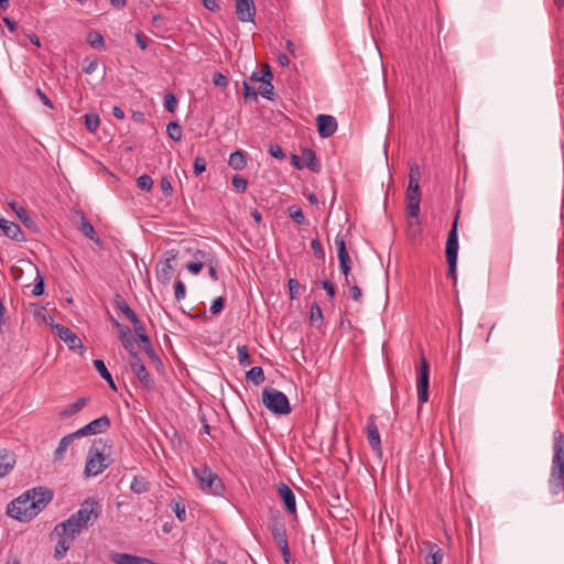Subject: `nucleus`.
I'll use <instances>...</instances> for the list:
<instances>
[{
    "mask_svg": "<svg viewBox=\"0 0 564 564\" xmlns=\"http://www.w3.org/2000/svg\"><path fill=\"white\" fill-rule=\"evenodd\" d=\"M242 87H243V96L247 100L248 99L257 100L258 93L256 91L253 86H251L248 82L245 80L242 84Z\"/></svg>",
    "mask_w": 564,
    "mask_h": 564,
    "instance_id": "864d4df0",
    "label": "nucleus"
},
{
    "mask_svg": "<svg viewBox=\"0 0 564 564\" xmlns=\"http://www.w3.org/2000/svg\"><path fill=\"white\" fill-rule=\"evenodd\" d=\"M269 529L271 531L272 538L280 549L284 561L289 562V557L291 556L285 523L283 519L279 514H272L269 519Z\"/></svg>",
    "mask_w": 564,
    "mask_h": 564,
    "instance_id": "0eeeda50",
    "label": "nucleus"
},
{
    "mask_svg": "<svg viewBox=\"0 0 564 564\" xmlns=\"http://www.w3.org/2000/svg\"><path fill=\"white\" fill-rule=\"evenodd\" d=\"M77 518L70 516L67 520L58 523L54 528L55 534H63L70 538V540H75L76 536L79 535L83 529H86L79 521H76Z\"/></svg>",
    "mask_w": 564,
    "mask_h": 564,
    "instance_id": "ddd939ff",
    "label": "nucleus"
},
{
    "mask_svg": "<svg viewBox=\"0 0 564 564\" xmlns=\"http://www.w3.org/2000/svg\"><path fill=\"white\" fill-rule=\"evenodd\" d=\"M247 380L253 382L256 386L261 384L265 377L263 369L261 367H252L249 371L246 373Z\"/></svg>",
    "mask_w": 564,
    "mask_h": 564,
    "instance_id": "72a5a7b5",
    "label": "nucleus"
},
{
    "mask_svg": "<svg viewBox=\"0 0 564 564\" xmlns=\"http://www.w3.org/2000/svg\"><path fill=\"white\" fill-rule=\"evenodd\" d=\"M99 123L100 119L97 113H87L85 116V124L89 131H96V129L99 127Z\"/></svg>",
    "mask_w": 564,
    "mask_h": 564,
    "instance_id": "79ce46f5",
    "label": "nucleus"
},
{
    "mask_svg": "<svg viewBox=\"0 0 564 564\" xmlns=\"http://www.w3.org/2000/svg\"><path fill=\"white\" fill-rule=\"evenodd\" d=\"M145 354L148 355L149 359L151 360V362L153 364V366L156 369H160V368L163 367V364H162L160 357L154 351L153 347L148 349V350H145Z\"/></svg>",
    "mask_w": 564,
    "mask_h": 564,
    "instance_id": "bf43d9fd",
    "label": "nucleus"
},
{
    "mask_svg": "<svg viewBox=\"0 0 564 564\" xmlns=\"http://www.w3.org/2000/svg\"><path fill=\"white\" fill-rule=\"evenodd\" d=\"M166 131L169 137L174 141H180L182 139V128L177 122H170L166 127Z\"/></svg>",
    "mask_w": 564,
    "mask_h": 564,
    "instance_id": "ea45409f",
    "label": "nucleus"
},
{
    "mask_svg": "<svg viewBox=\"0 0 564 564\" xmlns=\"http://www.w3.org/2000/svg\"><path fill=\"white\" fill-rule=\"evenodd\" d=\"M213 83L218 87H226L228 85V79L221 73L216 72L213 76Z\"/></svg>",
    "mask_w": 564,
    "mask_h": 564,
    "instance_id": "0e129e2a",
    "label": "nucleus"
},
{
    "mask_svg": "<svg viewBox=\"0 0 564 564\" xmlns=\"http://www.w3.org/2000/svg\"><path fill=\"white\" fill-rule=\"evenodd\" d=\"M187 251L193 254L196 262H200L203 265L210 264V261L214 260L213 254L205 250L196 249L193 251L188 248Z\"/></svg>",
    "mask_w": 564,
    "mask_h": 564,
    "instance_id": "f704fd0d",
    "label": "nucleus"
},
{
    "mask_svg": "<svg viewBox=\"0 0 564 564\" xmlns=\"http://www.w3.org/2000/svg\"><path fill=\"white\" fill-rule=\"evenodd\" d=\"M44 293V278L39 273V270H36V279L35 284L32 290V294L34 296H41Z\"/></svg>",
    "mask_w": 564,
    "mask_h": 564,
    "instance_id": "de8ad7c7",
    "label": "nucleus"
},
{
    "mask_svg": "<svg viewBox=\"0 0 564 564\" xmlns=\"http://www.w3.org/2000/svg\"><path fill=\"white\" fill-rule=\"evenodd\" d=\"M78 438L76 435H74V432L70 434L65 435L58 443V446L53 453V460L54 462H61L64 459L65 453L68 448V446Z\"/></svg>",
    "mask_w": 564,
    "mask_h": 564,
    "instance_id": "5701e85b",
    "label": "nucleus"
},
{
    "mask_svg": "<svg viewBox=\"0 0 564 564\" xmlns=\"http://www.w3.org/2000/svg\"><path fill=\"white\" fill-rule=\"evenodd\" d=\"M269 153L275 158V159H279V160H282L285 158V154L282 150V148L278 144H270L269 147Z\"/></svg>",
    "mask_w": 564,
    "mask_h": 564,
    "instance_id": "680f3d73",
    "label": "nucleus"
},
{
    "mask_svg": "<svg viewBox=\"0 0 564 564\" xmlns=\"http://www.w3.org/2000/svg\"><path fill=\"white\" fill-rule=\"evenodd\" d=\"M110 427V419L108 415H101L98 419L93 420L85 426L74 432L78 438L88 435H96L100 433H105Z\"/></svg>",
    "mask_w": 564,
    "mask_h": 564,
    "instance_id": "9b49d317",
    "label": "nucleus"
},
{
    "mask_svg": "<svg viewBox=\"0 0 564 564\" xmlns=\"http://www.w3.org/2000/svg\"><path fill=\"white\" fill-rule=\"evenodd\" d=\"M206 171V161L203 156H196L194 160V173L196 175Z\"/></svg>",
    "mask_w": 564,
    "mask_h": 564,
    "instance_id": "13d9d810",
    "label": "nucleus"
},
{
    "mask_svg": "<svg viewBox=\"0 0 564 564\" xmlns=\"http://www.w3.org/2000/svg\"><path fill=\"white\" fill-rule=\"evenodd\" d=\"M429 553L425 557L426 564H442L443 550L437 544L427 543Z\"/></svg>",
    "mask_w": 564,
    "mask_h": 564,
    "instance_id": "c85d7f7f",
    "label": "nucleus"
},
{
    "mask_svg": "<svg viewBox=\"0 0 564 564\" xmlns=\"http://www.w3.org/2000/svg\"><path fill=\"white\" fill-rule=\"evenodd\" d=\"M549 487L553 495L564 491V433L561 430L553 432V458Z\"/></svg>",
    "mask_w": 564,
    "mask_h": 564,
    "instance_id": "f03ea898",
    "label": "nucleus"
},
{
    "mask_svg": "<svg viewBox=\"0 0 564 564\" xmlns=\"http://www.w3.org/2000/svg\"><path fill=\"white\" fill-rule=\"evenodd\" d=\"M15 465L14 453L8 449H0V478L4 477L12 470Z\"/></svg>",
    "mask_w": 564,
    "mask_h": 564,
    "instance_id": "4be33fe9",
    "label": "nucleus"
},
{
    "mask_svg": "<svg viewBox=\"0 0 564 564\" xmlns=\"http://www.w3.org/2000/svg\"><path fill=\"white\" fill-rule=\"evenodd\" d=\"M52 329L61 340L67 344L70 350L84 348L80 338L70 328L62 324H55Z\"/></svg>",
    "mask_w": 564,
    "mask_h": 564,
    "instance_id": "f8f14e48",
    "label": "nucleus"
},
{
    "mask_svg": "<svg viewBox=\"0 0 564 564\" xmlns=\"http://www.w3.org/2000/svg\"><path fill=\"white\" fill-rule=\"evenodd\" d=\"M172 509L176 516V518L184 522L186 520V508L182 502L172 501Z\"/></svg>",
    "mask_w": 564,
    "mask_h": 564,
    "instance_id": "a18cd8bd",
    "label": "nucleus"
},
{
    "mask_svg": "<svg viewBox=\"0 0 564 564\" xmlns=\"http://www.w3.org/2000/svg\"><path fill=\"white\" fill-rule=\"evenodd\" d=\"M310 322H311V324L317 325V326L323 324V313H322V308L317 302H314L311 305Z\"/></svg>",
    "mask_w": 564,
    "mask_h": 564,
    "instance_id": "e433bc0d",
    "label": "nucleus"
},
{
    "mask_svg": "<svg viewBox=\"0 0 564 564\" xmlns=\"http://www.w3.org/2000/svg\"><path fill=\"white\" fill-rule=\"evenodd\" d=\"M87 42L88 44L96 50H104L105 48V41L102 35L98 31H89L87 33Z\"/></svg>",
    "mask_w": 564,
    "mask_h": 564,
    "instance_id": "473e14b6",
    "label": "nucleus"
},
{
    "mask_svg": "<svg viewBox=\"0 0 564 564\" xmlns=\"http://www.w3.org/2000/svg\"><path fill=\"white\" fill-rule=\"evenodd\" d=\"M311 248L314 252V256L317 258V259H321L323 260L325 258V252H324V249L319 242V240L316 238V239H313L311 241Z\"/></svg>",
    "mask_w": 564,
    "mask_h": 564,
    "instance_id": "5fc2aeb1",
    "label": "nucleus"
},
{
    "mask_svg": "<svg viewBox=\"0 0 564 564\" xmlns=\"http://www.w3.org/2000/svg\"><path fill=\"white\" fill-rule=\"evenodd\" d=\"M112 323L113 325L119 329V333H120V340L123 341L124 339H129L131 337H133L131 335V332H130V328L126 325H122L121 323H119L118 321L116 319H112Z\"/></svg>",
    "mask_w": 564,
    "mask_h": 564,
    "instance_id": "3c124183",
    "label": "nucleus"
},
{
    "mask_svg": "<svg viewBox=\"0 0 564 564\" xmlns=\"http://www.w3.org/2000/svg\"><path fill=\"white\" fill-rule=\"evenodd\" d=\"M228 164L234 170L240 171L246 167L247 159L242 151L237 150L229 156Z\"/></svg>",
    "mask_w": 564,
    "mask_h": 564,
    "instance_id": "7c9ffc66",
    "label": "nucleus"
},
{
    "mask_svg": "<svg viewBox=\"0 0 564 564\" xmlns=\"http://www.w3.org/2000/svg\"><path fill=\"white\" fill-rule=\"evenodd\" d=\"M278 494L284 503L285 510L291 514H295L296 502L292 489L286 484L280 482L278 485Z\"/></svg>",
    "mask_w": 564,
    "mask_h": 564,
    "instance_id": "aec40b11",
    "label": "nucleus"
},
{
    "mask_svg": "<svg viewBox=\"0 0 564 564\" xmlns=\"http://www.w3.org/2000/svg\"><path fill=\"white\" fill-rule=\"evenodd\" d=\"M52 498L53 494L47 488L30 489L8 505L7 513L21 522L30 521L46 507Z\"/></svg>",
    "mask_w": 564,
    "mask_h": 564,
    "instance_id": "f257e3e1",
    "label": "nucleus"
},
{
    "mask_svg": "<svg viewBox=\"0 0 564 564\" xmlns=\"http://www.w3.org/2000/svg\"><path fill=\"white\" fill-rule=\"evenodd\" d=\"M366 434H367V440H368L370 447L373 449V452L377 454L378 457H381V455H382L381 438H380V433H379L378 426L375 422L373 415H371L368 419L367 426H366Z\"/></svg>",
    "mask_w": 564,
    "mask_h": 564,
    "instance_id": "4468645a",
    "label": "nucleus"
},
{
    "mask_svg": "<svg viewBox=\"0 0 564 564\" xmlns=\"http://www.w3.org/2000/svg\"><path fill=\"white\" fill-rule=\"evenodd\" d=\"M225 302H226L225 297H223V296L216 297L210 305V308H209L210 313L213 315H218L224 310Z\"/></svg>",
    "mask_w": 564,
    "mask_h": 564,
    "instance_id": "09e8293b",
    "label": "nucleus"
},
{
    "mask_svg": "<svg viewBox=\"0 0 564 564\" xmlns=\"http://www.w3.org/2000/svg\"><path fill=\"white\" fill-rule=\"evenodd\" d=\"M113 304L129 321H137V314L120 294H115Z\"/></svg>",
    "mask_w": 564,
    "mask_h": 564,
    "instance_id": "cd10ccee",
    "label": "nucleus"
},
{
    "mask_svg": "<svg viewBox=\"0 0 564 564\" xmlns=\"http://www.w3.org/2000/svg\"><path fill=\"white\" fill-rule=\"evenodd\" d=\"M335 245L337 247V254L339 260V267L345 278H348V273L351 270V259L346 248L345 240L341 236H336Z\"/></svg>",
    "mask_w": 564,
    "mask_h": 564,
    "instance_id": "2eb2a0df",
    "label": "nucleus"
},
{
    "mask_svg": "<svg viewBox=\"0 0 564 564\" xmlns=\"http://www.w3.org/2000/svg\"><path fill=\"white\" fill-rule=\"evenodd\" d=\"M0 228L4 232V235L15 241H22L24 240L23 232L20 228V226L13 221H9L7 219H1L0 221Z\"/></svg>",
    "mask_w": 564,
    "mask_h": 564,
    "instance_id": "412c9836",
    "label": "nucleus"
},
{
    "mask_svg": "<svg viewBox=\"0 0 564 564\" xmlns=\"http://www.w3.org/2000/svg\"><path fill=\"white\" fill-rule=\"evenodd\" d=\"M317 131L322 138L332 137L337 130V121L333 116L318 115L316 118Z\"/></svg>",
    "mask_w": 564,
    "mask_h": 564,
    "instance_id": "f3484780",
    "label": "nucleus"
},
{
    "mask_svg": "<svg viewBox=\"0 0 564 564\" xmlns=\"http://www.w3.org/2000/svg\"><path fill=\"white\" fill-rule=\"evenodd\" d=\"M130 489L137 494V495H141V494H144L147 491H149L150 489V484L149 481L145 479V477L143 476H134L132 478V481L130 484Z\"/></svg>",
    "mask_w": 564,
    "mask_h": 564,
    "instance_id": "2f4dec72",
    "label": "nucleus"
},
{
    "mask_svg": "<svg viewBox=\"0 0 564 564\" xmlns=\"http://www.w3.org/2000/svg\"><path fill=\"white\" fill-rule=\"evenodd\" d=\"M429 383L430 365L426 358L422 356L416 379L417 399L420 403H425L429 400Z\"/></svg>",
    "mask_w": 564,
    "mask_h": 564,
    "instance_id": "1a4fd4ad",
    "label": "nucleus"
},
{
    "mask_svg": "<svg viewBox=\"0 0 564 564\" xmlns=\"http://www.w3.org/2000/svg\"><path fill=\"white\" fill-rule=\"evenodd\" d=\"M170 257L165 259V261L160 262L156 267V276L159 281L164 284L170 283L173 273V267L171 261L174 260L177 256V252L174 250L169 251Z\"/></svg>",
    "mask_w": 564,
    "mask_h": 564,
    "instance_id": "a211bd4d",
    "label": "nucleus"
},
{
    "mask_svg": "<svg viewBox=\"0 0 564 564\" xmlns=\"http://www.w3.org/2000/svg\"><path fill=\"white\" fill-rule=\"evenodd\" d=\"M289 216L299 225H302L305 223V216L302 212V209L296 205H291L288 208Z\"/></svg>",
    "mask_w": 564,
    "mask_h": 564,
    "instance_id": "a19ab883",
    "label": "nucleus"
},
{
    "mask_svg": "<svg viewBox=\"0 0 564 564\" xmlns=\"http://www.w3.org/2000/svg\"><path fill=\"white\" fill-rule=\"evenodd\" d=\"M421 172L416 162L409 165V184L405 193L406 216L417 218L420 216L421 189H420Z\"/></svg>",
    "mask_w": 564,
    "mask_h": 564,
    "instance_id": "20e7f679",
    "label": "nucleus"
},
{
    "mask_svg": "<svg viewBox=\"0 0 564 564\" xmlns=\"http://www.w3.org/2000/svg\"><path fill=\"white\" fill-rule=\"evenodd\" d=\"M89 402V398L82 397L78 398L74 403L67 405L61 413V417H70L74 414L78 413L83 408H85Z\"/></svg>",
    "mask_w": 564,
    "mask_h": 564,
    "instance_id": "b1692460",
    "label": "nucleus"
},
{
    "mask_svg": "<svg viewBox=\"0 0 564 564\" xmlns=\"http://www.w3.org/2000/svg\"><path fill=\"white\" fill-rule=\"evenodd\" d=\"M272 79H269V78H265L259 86V91L258 94H260L262 97L269 99V100H272L273 99V90H274V87L271 83Z\"/></svg>",
    "mask_w": 564,
    "mask_h": 564,
    "instance_id": "58836bf2",
    "label": "nucleus"
},
{
    "mask_svg": "<svg viewBox=\"0 0 564 564\" xmlns=\"http://www.w3.org/2000/svg\"><path fill=\"white\" fill-rule=\"evenodd\" d=\"M111 462L110 445L101 438L95 440L87 453L84 474L86 477H95L108 468Z\"/></svg>",
    "mask_w": 564,
    "mask_h": 564,
    "instance_id": "7ed1b4c3",
    "label": "nucleus"
},
{
    "mask_svg": "<svg viewBox=\"0 0 564 564\" xmlns=\"http://www.w3.org/2000/svg\"><path fill=\"white\" fill-rule=\"evenodd\" d=\"M232 186L238 191V192H246L247 189V186H248V181L239 175H235L232 177Z\"/></svg>",
    "mask_w": 564,
    "mask_h": 564,
    "instance_id": "603ef678",
    "label": "nucleus"
},
{
    "mask_svg": "<svg viewBox=\"0 0 564 564\" xmlns=\"http://www.w3.org/2000/svg\"><path fill=\"white\" fill-rule=\"evenodd\" d=\"M174 289H175V299L177 301L183 300L186 294L185 284L181 280H177L175 282Z\"/></svg>",
    "mask_w": 564,
    "mask_h": 564,
    "instance_id": "052dcab7",
    "label": "nucleus"
},
{
    "mask_svg": "<svg viewBox=\"0 0 564 564\" xmlns=\"http://www.w3.org/2000/svg\"><path fill=\"white\" fill-rule=\"evenodd\" d=\"M409 218H410V220H409V232L412 236H415L417 232H420L419 217L417 218L409 217Z\"/></svg>",
    "mask_w": 564,
    "mask_h": 564,
    "instance_id": "69168bd1",
    "label": "nucleus"
},
{
    "mask_svg": "<svg viewBox=\"0 0 564 564\" xmlns=\"http://www.w3.org/2000/svg\"><path fill=\"white\" fill-rule=\"evenodd\" d=\"M129 366L144 389L148 391H153L155 389L154 380L147 371L139 355H132V360H129Z\"/></svg>",
    "mask_w": 564,
    "mask_h": 564,
    "instance_id": "9d476101",
    "label": "nucleus"
},
{
    "mask_svg": "<svg viewBox=\"0 0 564 564\" xmlns=\"http://www.w3.org/2000/svg\"><path fill=\"white\" fill-rule=\"evenodd\" d=\"M160 187H161V191L163 192V194L166 197L172 195L173 187H172L171 181H170V178L167 176H164V177L161 178Z\"/></svg>",
    "mask_w": 564,
    "mask_h": 564,
    "instance_id": "4d7b16f0",
    "label": "nucleus"
},
{
    "mask_svg": "<svg viewBox=\"0 0 564 564\" xmlns=\"http://www.w3.org/2000/svg\"><path fill=\"white\" fill-rule=\"evenodd\" d=\"M122 343V346L124 347L126 350L129 351V355H130V359L129 360H132V355H139L135 350H134V338L131 337V338H127L124 339Z\"/></svg>",
    "mask_w": 564,
    "mask_h": 564,
    "instance_id": "e2e57ef3",
    "label": "nucleus"
},
{
    "mask_svg": "<svg viewBox=\"0 0 564 564\" xmlns=\"http://www.w3.org/2000/svg\"><path fill=\"white\" fill-rule=\"evenodd\" d=\"M262 403L272 413L284 415L291 412V406L288 397L271 387H265L262 390Z\"/></svg>",
    "mask_w": 564,
    "mask_h": 564,
    "instance_id": "423d86ee",
    "label": "nucleus"
},
{
    "mask_svg": "<svg viewBox=\"0 0 564 564\" xmlns=\"http://www.w3.org/2000/svg\"><path fill=\"white\" fill-rule=\"evenodd\" d=\"M58 536L57 544L55 546L54 556L56 560H61L65 556L67 551L69 550L74 540H70L69 536L63 534H56Z\"/></svg>",
    "mask_w": 564,
    "mask_h": 564,
    "instance_id": "393cba45",
    "label": "nucleus"
},
{
    "mask_svg": "<svg viewBox=\"0 0 564 564\" xmlns=\"http://www.w3.org/2000/svg\"><path fill=\"white\" fill-rule=\"evenodd\" d=\"M457 221L458 215L456 216L452 229L448 232L446 246H445V257L446 260H454L458 258V235H457Z\"/></svg>",
    "mask_w": 564,
    "mask_h": 564,
    "instance_id": "dca6fc26",
    "label": "nucleus"
},
{
    "mask_svg": "<svg viewBox=\"0 0 564 564\" xmlns=\"http://www.w3.org/2000/svg\"><path fill=\"white\" fill-rule=\"evenodd\" d=\"M101 512V506L95 499L88 498L84 500L77 512L73 513L76 521H79L86 529L93 525L99 518Z\"/></svg>",
    "mask_w": 564,
    "mask_h": 564,
    "instance_id": "6e6552de",
    "label": "nucleus"
},
{
    "mask_svg": "<svg viewBox=\"0 0 564 564\" xmlns=\"http://www.w3.org/2000/svg\"><path fill=\"white\" fill-rule=\"evenodd\" d=\"M238 360L241 366H249L251 364L247 346L241 345L237 348Z\"/></svg>",
    "mask_w": 564,
    "mask_h": 564,
    "instance_id": "37998d69",
    "label": "nucleus"
},
{
    "mask_svg": "<svg viewBox=\"0 0 564 564\" xmlns=\"http://www.w3.org/2000/svg\"><path fill=\"white\" fill-rule=\"evenodd\" d=\"M321 285L327 292V295L330 299H333L335 296V286L330 281L324 280V281H322Z\"/></svg>",
    "mask_w": 564,
    "mask_h": 564,
    "instance_id": "774afa93",
    "label": "nucleus"
},
{
    "mask_svg": "<svg viewBox=\"0 0 564 564\" xmlns=\"http://www.w3.org/2000/svg\"><path fill=\"white\" fill-rule=\"evenodd\" d=\"M94 366H95L96 370L98 371V373L100 375V377L107 381L109 388L112 391H117V386H116L110 372L108 371L105 362L101 359H95Z\"/></svg>",
    "mask_w": 564,
    "mask_h": 564,
    "instance_id": "c756f323",
    "label": "nucleus"
},
{
    "mask_svg": "<svg viewBox=\"0 0 564 564\" xmlns=\"http://www.w3.org/2000/svg\"><path fill=\"white\" fill-rule=\"evenodd\" d=\"M35 93H36L37 97L40 98V100L46 107H48L50 109L54 108L53 102L51 101V99L47 97V95L41 88H37Z\"/></svg>",
    "mask_w": 564,
    "mask_h": 564,
    "instance_id": "338daca9",
    "label": "nucleus"
},
{
    "mask_svg": "<svg viewBox=\"0 0 564 564\" xmlns=\"http://www.w3.org/2000/svg\"><path fill=\"white\" fill-rule=\"evenodd\" d=\"M135 555L128 553L112 552L109 554V560L115 564H132Z\"/></svg>",
    "mask_w": 564,
    "mask_h": 564,
    "instance_id": "c9c22d12",
    "label": "nucleus"
},
{
    "mask_svg": "<svg viewBox=\"0 0 564 564\" xmlns=\"http://www.w3.org/2000/svg\"><path fill=\"white\" fill-rule=\"evenodd\" d=\"M9 206L12 208V210L17 214L19 219L26 226H29L30 223H32L31 217L29 216L28 210L20 206L17 202H12L9 204Z\"/></svg>",
    "mask_w": 564,
    "mask_h": 564,
    "instance_id": "4c0bfd02",
    "label": "nucleus"
},
{
    "mask_svg": "<svg viewBox=\"0 0 564 564\" xmlns=\"http://www.w3.org/2000/svg\"><path fill=\"white\" fill-rule=\"evenodd\" d=\"M79 231L94 243L99 246L101 240L97 232L95 231L94 226L83 216L80 221Z\"/></svg>",
    "mask_w": 564,
    "mask_h": 564,
    "instance_id": "a878e982",
    "label": "nucleus"
},
{
    "mask_svg": "<svg viewBox=\"0 0 564 564\" xmlns=\"http://www.w3.org/2000/svg\"><path fill=\"white\" fill-rule=\"evenodd\" d=\"M193 473L198 481L199 488L205 494L221 496L225 486L221 478L206 465L194 468Z\"/></svg>",
    "mask_w": 564,
    "mask_h": 564,
    "instance_id": "39448f33",
    "label": "nucleus"
},
{
    "mask_svg": "<svg viewBox=\"0 0 564 564\" xmlns=\"http://www.w3.org/2000/svg\"><path fill=\"white\" fill-rule=\"evenodd\" d=\"M237 18L242 22L253 21L256 7L252 0H236Z\"/></svg>",
    "mask_w": 564,
    "mask_h": 564,
    "instance_id": "6ab92c4d",
    "label": "nucleus"
},
{
    "mask_svg": "<svg viewBox=\"0 0 564 564\" xmlns=\"http://www.w3.org/2000/svg\"><path fill=\"white\" fill-rule=\"evenodd\" d=\"M164 107L171 113H173L176 110L177 99L174 96V94L169 93L164 96Z\"/></svg>",
    "mask_w": 564,
    "mask_h": 564,
    "instance_id": "49530a36",
    "label": "nucleus"
},
{
    "mask_svg": "<svg viewBox=\"0 0 564 564\" xmlns=\"http://www.w3.org/2000/svg\"><path fill=\"white\" fill-rule=\"evenodd\" d=\"M290 299L294 300L300 294L301 284L296 279H289L288 281Z\"/></svg>",
    "mask_w": 564,
    "mask_h": 564,
    "instance_id": "8fccbe9b",
    "label": "nucleus"
},
{
    "mask_svg": "<svg viewBox=\"0 0 564 564\" xmlns=\"http://www.w3.org/2000/svg\"><path fill=\"white\" fill-rule=\"evenodd\" d=\"M137 184L140 189L149 192L153 186V181L150 175L143 174L138 177Z\"/></svg>",
    "mask_w": 564,
    "mask_h": 564,
    "instance_id": "c03bdc74",
    "label": "nucleus"
},
{
    "mask_svg": "<svg viewBox=\"0 0 564 564\" xmlns=\"http://www.w3.org/2000/svg\"><path fill=\"white\" fill-rule=\"evenodd\" d=\"M302 161L305 164V166L308 167L312 172H319L321 165L316 159L315 152L312 149H303Z\"/></svg>",
    "mask_w": 564,
    "mask_h": 564,
    "instance_id": "bb28decb",
    "label": "nucleus"
},
{
    "mask_svg": "<svg viewBox=\"0 0 564 564\" xmlns=\"http://www.w3.org/2000/svg\"><path fill=\"white\" fill-rule=\"evenodd\" d=\"M97 66H98L97 58H93V59L85 58L84 65H83V72L86 74H93L97 69Z\"/></svg>",
    "mask_w": 564,
    "mask_h": 564,
    "instance_id": "6e6d98bb",
    "label": "nucleus"
}]
</instances>
